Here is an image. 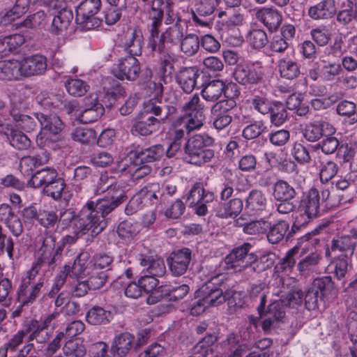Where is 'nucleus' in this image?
Wrapping results in <instances>:
<instances>
[{
  "label": "nucleus",
  "mask_w": 357,
  "mask_h": 357,
  "mask_svg": "<svg viewBox=\"0 0 357 357\" xmlns=\"http://www.w3.org/2000/svg\"><path fill=\"white\" fill-rule=\"evenodd\" d=\"M143 35L139 29H134L126 34L124 47L130 56H139L142 52Z\"/></svg>",
  "instance_id": "b1692460"
},
{
  "label": "nucleus",
  "mask_w": 357,
  "mask_h": 357,
  "mask_svg": "<svg viewBox=\"0 0 357 357\" xmlns=\"http://www.w3.org/2000/svg\"><path fill=\"white\" fill-rule=\"evenodd\" d=\"M266 205V196L259 190H252L245 201V207L251 211H264Z\"/></svg>",
  "instance_id": "37998d69"
},
{
  "label": "nucleus",
  "mask_w": 357,
  "mask_h": 357,
  "mask_svg": "<svg viewBox=\"0 0 357 357\" xmlns=\"http://www.w3.org/2000/svg\"><path fill=\"white\" fill-rule=\"evenodd\" d=\"M165 153V149L161 144L153 145L150 147L135 150V156L142 163H149L160 160Z\"/></svg>",
  "instance_id": "7c9ffc66"
},
{
  "label": "nucleus",
  "mask_w": 357,
  "mask_h": 357,
  "mask_svg": "<svg viewBox=\"0 0 357 357\" xmlns=\"http://www.w3.org/2000/svg\"><path fill=\"white\" fill-rule=\"evenodd\" d=\"M0 222H3L17 237L23 233L24 229L20 219L8 204H0Z\"/></svg>",
  "instance_id": "dca6fc26"
},
{
  "label": "nucleus",
  "mask_w": 357,
  "mask_h": 357,
  "mask_svg": "<svg viewBox=\"0 0 357 357\" xmlns=\"http://www.w3.org/2000/svg\"><path fill=\"white\" fill-rule=\"evenodd\" d=\"M219 0H201L197 3L196 11H192L193 22L202 26H207L210 20L206 17L213 15Z\"/></svg>",
  "instance_id": "6ab92c4d"
},
{
  "label": "nucleus",
  "mask_w": 357,
  "mask_h": 357,
  "mask_svg": "<svg viewBox=\"0 0 357 357\" xmlns=\"http://www.w3.org/2000/svg\"><path fill=\"white\" fill-rule=\"evenodd\" d=\"M135 336L130 333H122L115 337L112 345L114 357H125L134 348Z\"/></svg>",
  "instance_id": "412c9836"
},
{
  "label": "nucleus",
  "mask_w": 357,
  "mask_h": 357,
  "mask_svg": "<svg viewBox=\"0 0 357 357\" xmlns=\"http://www.w3.org/2000/svg\"><path fill=\"white\" fill-rule=\"evenodd\" d=\"M289 228V223L284 220L279 221L273 225L269 222L266 235L268 241L272 244L279 243L283 239Z\"/></svg>",
  "instance_id": "a19ab883"
},
{
  "label": "nucleus",
  "mask_w": 357,
  "mask_h": 357,
  "mask_svg": "<svg viewBox=\"0 0 357 357\" xmlns=\"http://www.w3.org/2000/svg\"><path fill=\"white\" fill-rule=\"evenodd\" d=\"M236 87V84H230L225 88L222 81L213 80L204 86L202 90V96L207 101L215 102L221 96L222 92L227 94L229 88L232 89Z\"/></svg>",
  "instance_id": "5701e85b"
},
{
  "label": "nucleus",
  "mask_w": 357,
  "mask_h": 357,
  "mask_svg": "<svg viewBox=\"0 0 357 357\" xmlns=\"http://www.w3.org/2000/svg\"><path fill=\"white\" fill-rule=\"evenodd\" d=\"M174 77L179 87L185 93H190L195 88L199 71L196 66H182L175 73Z\"/></svg>",
  "instance_id": "2eb2a0df"
},
{
  "label": "nucleus",
  "mask_w": 357,
  "mask_h": 357,
  "mask_svg": "<svg viewBox=\"0 0 357 357\" xmlns=\"http://www.w3.org/2000/svg\"><path fill=\"white\" fill-rule=\"evenodd\" d=\"M296 253V251L295 249H291L288 251L285 257L275 266V273L277 274L286 273L289 275L296 264V259H294Z\"/></svg>",
  "instance_id": "6e6d98bb"
},
{
  "label": "nucleus",
  "mask_w": 357,
  "mask_h": 357,
  "mask_svg": "<svg viewBox=\"0 0 357 357\" xmlns=\"http://www.w3.org/2000/svg\"><path fill=\"white\" fill-rule=\"evenodd\" d=\"M128 199L123 190L110 197L106 196L96 203L88 202L81 209L77 226L92 229V236H96L107 227V216Z\"/></svg>",
  "instance_id": "f257e3e1"
},
{
  "label": "nucleus",
  "mask_w": 357,
  "mask_h": 357,
  "mask_svg": "<svg viewBox=\"0 0 357 357\" xmlns=\"http://www.w3.org/2000/svg\"><path fill=\"white\" fill-rule=\"evenodd\" d=\"M22 61L24 77L40 75L47 70V58L43 55L34 54L24 59Z\"/></svg>",
  "instance_id": "f3484780"
},
{
  "label": "nucleus",
  "mask_w": 357,
  "mask_h": 357,
  "mask_svg": "<svg viewBox=\"0 0 357 357\" xmlns=\"http://www.w3.org/2000/svg\"><path fill=\"white\" fill-rule=\"evenodd\" d=\"M13 118V121L15 122L16 126L20 128L25 132H30L36 130L38 128L39 121L36 118V113L34 114L35 117L28 115L22 114L15 109H13L10 113Z\"/></svg>",
  "instance_id": "c9c22d12"
},
{
  "label": "nucleus",
  "mask_w": 357,
  "mask_h": 357,
  "mask_svg": "<svg viewBox=\"0 0 357 357\" xmlns=\"http://www.w3.org/2000/svg\"><path fill=\"white\" fill-rule=\"evenodd\" d=\"M56 169L44 168L36 172L28 181V185L34 188H38L47 185L50 181L57 176Z\"/></svg>",
  "instance_id": "f704fd0d"
},
{
  "label": "nucleus",
  "mask_w": 357,
  "mask_h": 357,
  "mask_svg": "<svg viewBox=\"0 0 357 357\" xmlns=\"http://www.w3.org/2000/svg\"><path fill=\"white\" fill-rule=\"evenodd\" d=\"M141 266L146 268L149 275L161 277L165 273V266L163 260L153 259L152 257L141 256L139 259Z\"/></svg>",
  "instance_id": "58836bf2"
},
{
  "label": "nucleus",
  "mask_w": 357,
  "mask_h": 357,
  "mask_svg": "<svg viewBox=\"0 0 357 357\" xmlns=\"http://www.w3.org/2000/svg\"><path fill=\"white\" fill-rule=\"evenodd\" d=\"M250 45L255 49H261L264 47L268 42L266 33L259 29H252L247 37Z\"/></svg>",
  "instance_id": "13d9d810"
},
{
  "label": "nucleus",
  "mask_w": 357,
  "mask_h": 357,
  "mask_svg": "<svg viewBox=\"0 0 357 357\" xmlns=\"http://www.w3.org/2000/svg\"><path fill=\"white\" fill-rule=\"evenodd\" d=\"M355 248V243L349 236H341L332 241L331 250L333 251L346 252L352 255Z\"/></svg>",
  "instance_id": "680f3d73"
},
{
  "label": "nucleus",
  "mask_w": 357,
  "mask_h": 357,
  "mask_svg": "<svg viewBox=\"0 0 357 357\" xmlns=\"http://www.w3.org/2000/svg\"><path fill=\"white\" fill-rule=\"evenodd\" d=\"M255 17L271 32L277 31L282 21L281 13L273 8H262L257 10Z\"/></svg>",
  "instance_id": "a211bd4d"
},
{
  "label": "nucleus",
  "mask_w": 357,
  "mask_h": 357,
  "mask_svg": "<svg viewBox=\"0 0 357 357\" xmlns=\"http://www.w3.org/2000/svg\"><path fill=\"white\" fill-rule=\"evenodd\" d=\"M101 8V0H84L76 9L75 21L82 29L91 30L100 26L102 20L96 15Z\"/></svg>",
  "instance_id": "39448f33"
},
{
  "label": "nucleus",
  "mask_w": 357,
  "mask_h": 357,
  "mask_svg": "<svg viewBox=\"0 0 357 357\" xmlns=\"http://www.w3.org/2000/svg\"><path fill=\"white\" fill-rule=\"evenodd\" d=\"M73 140L82 144H92L96 141V133L94 130L87 128H77L72 132Z\"/></svg>",
  "instance_id": "052dcab7"
},
{
  "label": "nucleus",
  "mask_w": 357,
  "mask_h": 357,
  "mask_svg": "<svg viewBox=\"0 0 357 357\" xmlns=\"http://www.w3.org/2000/svg\"><path fill=\"white\" fill-rule=\"evenodd\" d=\"M68 93L74 97H81L89 90V85L80 79H69L65 82Z\"/></svg>",
  "instance_id": "864d4df0"
},
{
  "label": "nucleus",
  "mask_w": 357,
  "mask_h": 357,
  "mask_svg": "<svg viewBox=\"0 0 357 357\" xmlns=\"http://www.w3.org/2000/svg\"><path fill=\"white\" fill-rule=\"evenodd\" d=\"M188 118L185 121L184 118H179L175 123L178 124L179 122H184V128L188 133L199 129L203 125L205 120L204 112H196L194 114H188Z\"/></svg>",
  "instance_id": "3c124183"
},
{
  "label": "nucleus",
  "mask_w": 357,
  "mask_h": 357,
  "mask_svg": "<svg viewBox=\"0 0 357 357\" xmlns=\"http://www.w3.org/2000/svg\"><path fill=\"white\" fill-rule=\"evenodd\" d=\"M333 289V282L330 276L314 278V296L316 298V307L319 309V302L323 303V307H325L324 298Z\"/></svg>",
  "instance_id": "a878e982"
},
{
  "label": "nucleus",
  "mask_w": 357,
  "mask_h": 357,
  "mask_svg": "<svg viewBox=\"0 0 357 357\" xmlns=\"http://www.w3.org/2000/svg\"><path fill=\"white\" fill-rule=\"evenodd\" d=\"M269 222L264 219L259 220L251 221L246 224L243 229L244 233L249 235H256L266 233Z\"/></svg>",
  "instance_id": "0e129e2a"
},
{
  "label": "nucleus",
  "mask_w": 357,
  "mask_h": 357,
  "mask_svg": "<svg viewBox=\"0 0 357 357\" xmlns=\"http://www.w3.org/2000/svg\"><path fill=\"white\" fill-rule=\"evenodd\" d=\"M66 357H83L86 353L84 344L79 339L68 340L63 347Z\"/></svg>",
  "instance_id": "09e8293b"
},
{
  "label": "nucleus",
  "mask_w": 357,
  "mask_h": 357,
  "mask_svg": "<svg viewBox=\"0 0 357 357\" xmlns=\"http://www.w3.org/2000/svg\"><path fill=\"white\" fill-rule=\"evenodd\" d=\"M63 98L60 94L41 93L36 97V101L47 109H59L61 106Z\"/></svg>",
  "instance_id": "49530a36"
},
{
  "label": "nucleus",
  "mask_w": 357,
  "mask_h": 357,
  "mask_svg": "<svg viewBox=\"0 0 357 357\" xmlns=\"http://www.w3.org/2000/svg\"><path fill=\"white\" fill-rule=\"evenodd\" d=\"M24 43V36L20 34L0 36V59L16 50Z\"/></svg>",
  "instance_id": "2f4dec72"
},
{
  "label": "nucleus",
  "mask_w": 357,
  "mask_h": 357,
  "mask_svg": "<svg viewBox=\"0 0 357 357\" xmlns=\"http://www.w3.org/2000/svg\"><path fill=\"white\" fill-rule=\"evenodd\" d=\"M149 47L151 51L157 52L159 56L160 71L161 80L164 84L169 83L172 79V75H175V65L178 61V56L169 51L166 45H156V41L149 42Z\"/></svg>",
  "instance_id": "423d86ee"
},
{
  "label": "nucleus",
  "mask_w": 357,
  "mask_h": 357,
  "mask_svg": "<svg viewBox=\"0 0 357 357\" xmlns=\"http://www.w3.org/2000/svg\"><path fill=\"white\" fill-rule=\"evenodd\" d=\"M279 291L278 295L282 301L289 305H300L302 302L303 291L296 287L293 278L278 275Z\"/></svg>",
  "instance_id": "6e6552de"
},
{
  "label": "nucleus",
  "mask_w": 357,
  "mask_h": 357,
  "mask_svg": "<svg viewBox=\"0 0 357 357\" xmlns=\"http://www.w3.org/2000/svg\"><path fill=\"white\" fill-rule=\"evenodd\" d=\"M158 121L143 114L132 125L130 132L133 135L148 136L160 128Z\"/></svg>",
  "instance_id": "4be33fe9"
},
{
  "label": "nucleus",
  "mask_w": 357,
  "mask_h": 357,
  "mask_svg": "<svg viewBox=\"0 0 357 357\" xmlns=\"http://www.w3.org/2000/svg\"><path fill=\"white\" fill-rule=\"evenodd\" d=\"M43 286V282L29 284L28 280H26L25 282H21L17 291V301L22 303V305L33 303L38 296Z\"/></svg>",
  "instance_id": "aec40b11"
},
{
  "label": "nucleus",
  "mask_w": 357,
  "mask_h": 357,
  "mask_svg": "<svg viewBox=\"0 0 357 357\" xmlns=\"http://www.w3.org/2000/svg\"><path fill=\"white\" fill-rule=\"evenodd\" d=\"M278 67L281 77L288 79L296 78L300 74L297 63L292 61L280 60Z\"/></svg>",
  "instance_id": "bf43d9fd"
},
{
  "label": "nucleus",
  "mask_w": 357,
  "mask_h": 357,
  "mask_svg": "<svg viewBox=\"0 0 357 357\" xmlns=\"http://www.w3.org/2000/svg\"><path fill=\"white\" fill-rule=\"evenodd\" d=\"M108 278V274L106 271L98 272L97 270L93 269L86 281L91 290H97L105 284Z\"/></svg>",
  "instance_id": "774afa93"
},
{
  "label": "nucleus",
  "mask_w": 357,
  "mask_h": 357,
  "mask_svg": "<svg viewBox=\"0 0 357 357\" xmlns=\"http://www.w3.org/2000/svg\"><path fill=\"white\" fill-rule=\"evenodd\" d=\"M50 156L46 151H42L34 156H24L20 160V169L22 174H29L33 168L47 163Z\"/></svg>",
  "instance_id": "473e14b6"
},
{
  "label": "nucleus",
  "mask_w": 357,
  "mask_h": 357,
  "mask_svg": "<svg viewBox=\"0 0 357 357\" xmlns=\"http://www.w3.org/2000/svg\"><path fill=\"white\" fill-rule=\"evenodd\" d=\"M29 6L30 0H16L13 8L2 17V22L7 24L20 18L28 11Z\"/></svg>",
  "instance_id": "ea45409f"
},
{
  "label": "nucleus",
  "mask_w": 357,
  "mask_h": 357,
  "mask_svg": "<svg viewBox=\"0 0 357 357\" xmlns=\"http://www.w3.org/2000/svg\"><path fill=\"white\" fill-rule=\"evenodd\" d=\"M243 206V201L241 199H232L219 206L216 215L220 218H235L241 213Z\"/></svg>",
  "instance_id": "72a5a7b5"
},
{
  "label": "nucleus",
  "mask_w": 357,
  "mask_h": 357,
  "mask_svg": "<svg viewBox=\"0 0 357 357\" xmlns=\"http://www.w3.org/2000/svg\"><path fill=\"white\" fill-rule=\"evenodd\" d=\"M218 17L222 19V24L228 28L240 26L243 21V15L238 11H235L231 8L218 13Z\"/></svg>",
  "instance_id": "5fc2aeb1"
},
{
  "label": "nucleus",
  "mask_w": 357,
  "mask_h": 357,
  "mask_svg": "<svg viewBox=\"0 0 357 357\" xmlns=\"http://www.w3.org/2000/svg\"><path fill=\"white\" fill-rule=\"evenodd\" d=\"M289 306L284 302L282 299L276 301L271 303L266 311V314H268L269 317H272L277 321H282V319L285 317V307Z\"/></svg>",
  "instance_id": "338daca9"
},
{
  "label": "nucleus",
  "mask_w": 357,
  "mask_h": 357,
  "mask_svg": "<svg viewBox=\"0 0 357 357\" xmlns=\"http://www.w3.org/2000/svg\"><path fill=\"white\" fill-rule=\"evenodd\" d=\"M218 340V337L213 333H208L202 337L193 347L194 353L199 354L202 357H206L213 354V344Z\"/></svg>",
  "instance_id": "79ce46f5"
},
{
  "label": "nucleus",
  "mask_w": 357,
  "mask_h": 357,
  "mask_svg": "<svg viewBox=\"0 0 357 357\" xmlns=\"http://www.w3.org/2000/svg\"><path fill=\"white\" fill-rule=\"evenodd\" d=\"M0 132L6 136L10 144L17 150H26L31 146L29 138L21 131L15 129L8 119L0 117Z\"/></svg>",
  "instance_id": "ddd939ff"
},
{
  "label": "nucleus",
  "mask_w": 357,
  "mask_h": 357,
  "mask_svg": "<svg viewBox=\"0 0 357 357\" xmlns=\"http://www.w3.org/2000/svg\"><path fill=\"white\" fill-rule=\"evenodd\" d=\"M169 270L174 276L184 275L192 261V250L183 248L172 252L167 259Z\"/></svg>",
  "instance_id": "4468645a"
},
{
  "label": "nucleus",
  "mask_w": 357,
  "mask_h": 357,
  "mask_svg": "<svg viewBox=\"0 0 357 357\" xmlns=\"http://www.w3.org/2000/svg\"><path fill=\"white\" fill-rule=\"evenodd\" d=\"M22 68V61L17 60L0 61V79H19L24 76Z\"/></svg>",
  "instance_id": "bb28decb"
},
{
  "label": "nucleus",
  "mask_w": 357,
  "mask_h": 357,
  "mask_svg": "<svg viewBox=\"0 0 357 357\" xmlns=\"http://www.w3.org/2000/svg\"><path fill=\"white\" fill-rule=\"evenodd\" d=\"M234 76L235 79L241 84L257 83L262 79L261 74L245 65H238Z\"/></svg>",
  "instance_id": "c756f323"
},
{
  "label": "nucleus",
  "mask_w": 357,
  "mask_h": 357,
  "mask_svg": "<svg viewBox=\"0 0 357 357\" xmlns=\"http://www.w3.org/2000/svg\"><path fill=\"white\" fill-rule=\"evenodd\" d=\"M61 252V247L56 248V238L47 233L43 239V244L38 251V266H46L47 270H53Z\"/></svg>",
  "instance_id": "0eeeda50"
},
{
  "label": "nucleus",
  "mask_w": 357,
  "mask_h": 357,
  "mask_svg": "<svg viewBox=\"0 0 357 357\" xmlns=\"http://www.w3.org/2000/svg\"><path fill=\"white\" fill-rule=\"evenodd\" d=\"M252 248L249 243H244L234 248L225 259L228 268L234 269L236 272H241L250 268L252 272L261 273L273 266L274 261L271 254L263 255L258 257L254 252H250Z\"/></svg>",
  "instance_id": "f03ea898"
},
{
  "label": "nucleus",
  "mask_w": 357,
  "mask_h": 357,
  "mask_svg": "<svg viewBox=\"0 0 357 357\" xmlns=\"http://www.w3.org/2000/svg\"><path fill=\"white\" fill-rule=\"evenodd\" d=\"M66 186V184L64 179L57 175L53 181L44 186L43 193L57 201L61 199Z\"/></svg>",
  "instance_id": "a18cd8bd"
},
{
  "label": "nucleus",
  "mask_w": 357,
  "mask_h": 357,
  "mask_svg": "<svg viewBox=\"0 0 357 357\" xmlns=\"http://www.w3.org/2000/svg\"><path fill=\"white\" fill-rule=\"evenodd\" d=\"M213 143L214 139L207 135H195L191 137L184 146L185 160L197 166L210 162L214 157V151L208 147Z\"/></svg>",
  "instance_id": "20e7f679"
},
{
  "label": "nucleus",
  "mask_w": 357,
  "mask_h": 357,
  "mask_svg": "<svg viewBox=\"0 0 357 357\" xmlns=\"http://www.w3.org/2000/svg\"><path fill=\"white\" fill-rule=\"evenodd\" d=\"M336 10L334 0H324L314 6V18H328Z\"/></svg>",
  "instance_id": "4d7b16f0"
},
{
  "label": "nucleus",
  "mask_w": 357,
  "mask_h": 357,
  "mask_svg": "<svg viewBox=\"0 0 357 357\" xmlns=\"http://www.w3.org/2000/svg\"><path fill=\"white\" fill-rule=\"evenodd\" d=\"M336 111L340 116L345 119H349L350 124L357 122L356 105L353 102L348 100L341 101L337 105Z\"/></svg>",
  "instance_id": "8fccbe9b"
},
{
  "label": "nucleus",
  "mask_w": 357,
  "mask_h": 357,
  "mask_svg": "<svg viewBox=\"0 0 357 357\" xmlns=\"http://www.w3.org/2000/svg\"><path fill=\"white\" fill-rule=\"evenodd\" d=\"M199 39L197 34L186 35L180 43L181 50L188 56L195 55L199 49Z\"/></svg>",
  "instance_id": "603ef678"
},
{
  "label": "nucleus",
  "mask_w": 357,
  "mask_h": 357,
  "mask_svg": "<svg viewBox=\"0 0 357 357\" xmlns=\"http://www.w3.org/2000/svg\"><path fill=\"white\" fill-rule=\"evenodd\" d=\"M41 129L48 131L53 135L59 134L63 129V123L60 118L54 114L47 115L42 112L36 113Z\"/></svg>",
  "instance_id": "c85d7f7f"
},
{
  "label": "nucleus",
  "mask_w": 357,
  "mask_h": 357,
  "mask_svg": "<svg viewBox=\"0 0 357 357\" xmlns=\"http://www.w3.org/2000/svg\"><path fill=\"white\" fill-rule=\"evenodd\" d=\"M145 109L144 115L152 119L157 120L160 126L162 123H164L165 103L155 99H151L146 104Z\"/></svg>",
  "instance_id": "c03bdc74"
},
{
  "label": "nucleus",
  "mask_w": 357,
  "mask_h": 357,
  "mask_svg": "<svg viewBox=\"0 0 357 357\" xmlns=\"http://www.w3.org/2000/svg\"><path fill=\"white\" fill-rule=\"evenodd\" d=\"M84 110L78 115L77 119L82 123L98 121L105 113V107L99 100L98 95L92 93L83 99Z\"/></svg>",
  "instance_id": "9d476101"
},
{
  "label": "nucleus",
  "mask_w": 357,
  "mask_h": 357,
  "mask_svg": "<svg viewBox=\"0 0 357 357\" xmlns=\"http://www.w3.org/2000/svg\"><path fill=\"white\" fill-rule=\"evenodd\" d=\"M331 222L329 219L322 220L321 222L314 229V236L323 235L322 241L324 242L326 236L328 234V227ZM324 252L325 257L329 255V248L325 243H323L322 249H316L314 252V271H317L319 274L324 273L327 268V261L323 257Z\"/></svg>",
  "instance_id": "9b49d317"
},
{
  "label": "nucleus",
  "mask_w": 357,
  "mask_h": 357,
  "mask_svg": "<svg viewBox=\"0 0 357 357\" xmlns=\"http://www.w3.org/2000/svg\"><path fill=\"white\" fill-rule=\"evenodd\" d=\"M139 232L137 224L130 221L125 220L121 222L117 227V233L122 239H132Z\"/></svg>",
  "instance_id": "e2e57ef3"
},
{
  "label": "nucleus",
  "mask_w": 357,
  "mask_h": 357,
  "mask_svg": "<svg viewBox=\"0 0 357 357\" xmlns=\"http://www.w3.org/2000/svg\"><path fill=\"white\" fill-rule=\"evenodd\" d=\"M73 19V14L70 9H63L54 15L50 31L54 35H60L67 30Z\"/></svg>",
  "instance_id": "cd10ccee"
},
{
  "label": "nucleus",
  "mask_w": 357,
  "mask_h": 357,
  "mask_svg": "<svg viewBox=\"0 0 357 357\" xmlns=\"http://www.w3.org/2000/svg\"><path fill=\"white\" fill-rule=\"evenodd\" d=\"M140 73V63L138 59L132 56L119 59L112 70V75L120 80L135 81Z\"/></svg>",
  "instance_id": "1a4fd4ad"
},
{
  "label": "nucleus",
  "mask_w": 357,
  "mask_h": 357,
  "mask_svg": "<svg viewBox=\"0 0 357 357\" xmlns=\"http://www.w3.org/2000/svg\"><path fill=\"white\" fill-rule=\"evenodd\" d=\"M54 318L51 314L45 318L43 321H38L36 319H31L24 324L25 332L29 334L28 341L35 340L36 342L43 344L47 342L50 337L49 326Z\"/></svg>",
  "instance_id": "f8f14e48"
},
{
  "label": "nucleus",
  "mask_w": 357,
  "mask_h": 357,
  "mask_svg": "<svg viewBox=\"0 0 357 357\" xmlns=\"http://www.w3.org/2000/svg\"><path fill=\"white\" fill-rule=\"evenodd\" d=\"M113 261V257L105 252L96 253L91 260L95 270L102 269L107 273L111 269Z\"/></svg>",
  "instance_id": "69168bd1"
},
{
  "label": "nucleus",
  "mask_w": 357,
  "mask_h": 357,
  "mask_svg": "<svg viewBox=\"0 0 357 357\" xmlns=\"http://www.w3.org/2000/svg\"><path fill=\"white\" fill-rule=\"evenodd\" d=\"M181 20L178 18L175 24L172 26L166 29L162 33L159 38V41H156V45L162 44L165 45V43H170L172 45H177L181 43L183 38V28L181 24Z\"/></svg>",
  "instance_id": "393cba45"
},
{
  "label": "nucleus",
  "mask_w": 357,
  "mask_h": 357,
  "mask_svg": "<svg viewBox=\"0 0 357 357\" xmlns=\"http://www.w3.org/2000/svg\"><path fill=\"white\" fill-rule=\"evenodd\" d=\"M273 195L278 201H287L295 197L296 191L286 181H279L274 185Z\"/></svg>",
  "instance_id": "de8ad7c7"
},
{
  "label": "nucleus",
  "mask_w": 357,
  "mask_h": 357,
  "mask_svg": "<svg viewBox=\"0 0 357 357\" xmlns=\"http://www.w3.org/2000/svg\"><path fill=\"white\" fill-rule=\"evenodd\" d=\"M225 279L224 274H218L211 278L195 292V296L199 299L191 309L192 315L203 312L206 307L218 306L227 301L230 303L235 292L226 289L224 284Z\"/></svg>",
  "instance_id": "7ed1b4c3"
},
{
  "label": "nucleus",
  "mask_w": 357,
  "mask_h": 357,
  "mask_svg": "<svg viewBox=\"0 0 357 357\" xmlns=\"http://www.w3.org/2000/svg\"><path fill=\"white\" fill-rule=\"evenodd\" d=\"M86 318L88 323L91 325H105L109 323L112 315L110 311L105 310L100 306H94L88 311Z\"/></svg>",
  "instance_id": "e433bc0d"
},
{
  "label": "nucleus",
  "mask_w": 357,
  "mask_h": 357,
  "mask_svg": "<svg viewBox=\"0 0 357 357\" xmlns=\"http://www.w3.org/2000/svg\"><path fill=\"white\" fill-rule=\"evenodd\" d=\"M337 20L344 25L357 21V2L351 0L343 2L342 10L337 13Z\"/></svg>",
  "instance_id": "4c0bfd02"
}]
</instances>
